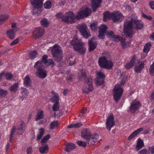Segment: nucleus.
I'll list each match as a JSON object with an SVG mask.
<instances>
[{
    "label": "nucleus",
    "mask_w": 154,
    "mask_h": 154,
    "mask_svg": "<svg viewBox=\"0 0 154 154\" xmlns=\"http://www.w3.org/2000/svg\"><path fill=\"white\" fill-rule=\"evenodd\" d=\"M16 31V29H10L8 30L7 32L8 36L11 39H13L15 37V33Z\"/></svg>",
    "instance_id": "obj_22"
},
{
    "label": "nucleus",
    "mask_w": 154,
    "mask_h": 154,
    "mask_svg": "<svg viewBox=\"0 0 154 154\" xmlns=\"http://www.w3.org/2000/svg\"><path fill=\"white\" fill-rule=\"evenodd\" d=\"M135 59V56L134 55L132 58L130 62L127 64L126 67H131L133 66Z\"/></svg>",
    "instance_id": "obj_28"
},
{
    "label": "nucleus",
    "mask_w": 154,
    "mask_h": 154,
    "mask_svg": "<svg viewBox=\"0 0 154 154\" xmlns=\"http://www.w3.org/2000/svg\"><path fill=\"white\" fill-rule=\"evenodd\" d=\"M48 66H50L51 67H53L54 66V63L53 60L51 59H48V60L46 64Z\"/></svg>",
    "instance_id": "obj_40"
},
{
    "label": "nucleus",
    "mask_w": 154,
    "mask_h": 154,
    "mask_svg": "<svg viewBox=\"0 0 154 154\" xmlns=\"http://www.w3.org/2000/svg\"><path fill=\"white\" fill-rule=\"evenodd\" d=\"M123 93V89L120 85H116L113 89V97L115 101L117 102L120 99Z\"/></svg>",
    "instance_id": "obj_9"
},
{
    "label": "nucleus",
    "mask_w": 154,
    "mask_h": 154,
    "mask_svg": "<svg viewBox=\"0 0 154 154\" xmlns=\"http://www.w3.org/2000/svg\"><path fill=\"white\" fill-rule=\"evenodd\" d=\"M50 136L49 134L45 136L43 138L42 140L41 143H45L50 138Z\"/></svg>",
    "instance_id": "obj_43"
},
{
    "label": "nucleus",
    "mask_w": 154,
    "mask_h": 154,
    "mask_svg": "<svg viewBox=\"0 0 154 154\" xmlns=\"http://www.w3.org/2000/svg\"><path fill=\"white\" fill-rule=\"evenodd\" d=\"M115 124L113 114L111 113L106 119L105 123L106 128L108 131H110L111 128L114 126Z\"/></svg>",
    "instance_id": "obj_14"
},
{
    "label": "nucleus",
    "mask_w": 154,
    "mask_h": 154,
    "mask_svg": "<svg viewBox=\"0 0 154 154\" xmlns=\"http://www.w3.org/2000/svg\"><path fill=\"white\" fill-rule=\"evenodd\" d=\"M48 56L46 55H44L42 58V60L41 61H42V62L45 64L47 63V61L48 60Z\"/></svg>",
    "instance_id": "obj_49"
},
{
    "label": "nucleus",
    "mask_w": 154,
    "mask_h": 154,
    "mask_svg": "<svg viewBox=\"0 0 154 154\" xmlns=\"http://www.w3.org/2000/svg\"><path fill=\"white\" fill-rule=\"evenodd\" d=\"M91 10L87 7L82 8L81 10L76 14V17L78 19H80L85 17H87L91 14Z\"/></svg>",
    "instance_id": "obj_12"
},
{
    "label": "nucleus",
    "mask_w": 154,
    "mask_h": 154,
    "mask_svg": "<svg viewBox=\"0 0 154 154\" xmlns=\"http://www.w3.org/2000/svg\"><path fill=\"white\" fill-rule=\"evenodd\" d=\"M150 7L152 9H154V2H151L149 3Z\"/></svg>",
    "instance_id": "obj_62"
},
{
    "label": "nucleus",
    "mask_w": 154,
    "mask_h": 154,
    "mask_svg": "<svg viewBox=\"0 0 154 154\" xmlns=\"http://www.w3.org/2000/svg\"><path fill=\"white\" fill-rule=\"evenodd\" d=\"M113 13H111L107 12L104 13L103 20L104 21H106L108 19H111L112 20Z\"/></svg>",
    "instance_id": "obj_24"
},
{
    "label": "nucleus",
    "mask_w": 154,
    "mask_h": 154,
    "mask_svg": "<svg viewBox=\"0 0 154 154\" xmlns=\"http://www.w3.org/2000/svg\"><path fill=\"white\" fill-rule=\"evenodd\" d=\"M97 25L95 23H93L91 24L90 27L92 31H95L97 29Z\"/></svg>",
    "instance_id": "obj_48"
},
{
    "label": "nucleus",
    "mask_w": 154,
    "mask_h": 154,
    "mask_svg": "<svg viewBox=\"0 0 154 154\" xmlns=\"http://www.w3.org/2000/svg\"><path fill=\"white\" fill-rule=\"evenodd\" d=\"M149 72L151 75H154V68H149Z\"/></svg>",
    "instance_id": "obj_57"
},
{
    "label": "nucleus",
    "mask_w": 154,
    "mask_h": 154,
    "mask_svg": "<svg viewBox=\"0 0 154 154\" xmlns=\"http://www.w3.org/2000/svg\"><path fill=\"white\" fill-rule=\"evenodd\" d=\"M53 96L51 99L53 102H58L59 101V97L57 94L53 92Z\"/></svg>",
    "instance_id": "obj_32"
},
{
    "label": "nucleus",
    "mask_w": 154,
    "mask_h": 154,
    "mask_svg": "<svg viewBox=\"0 0 154 154\" xmlns=\"http://www.w3.org/2000/svg\"><path fill=\"white\" fill-rule=\"evenodd\" d=\"M75 147V145L72 143H69L66 144L65 147V150L67 152H69Z\"/></svg>",
    "instance_id": "obj_25"
},
{
    "label": "nucleus",
    "mask_w": 154,
    "mask_h": 154,
    "mask_svg": "<svg viewBox=\"0 0 154 154\" xmlns=\"http://www.w3.org/2000/svg\"><path fill=\"white\" fill-rule=\"evenodd\" d=\"M73 76L72 75H69L67 78V80L68 82H71L72 81Z\"/></svg>",
    "instance_id": "obj_59"
},
{
    "label": "nucleus",
    "mask_w": 154,
    "mask_h": 154,
    "mask_svg": "<svg viewBox=\"0 0 154 154\" xmlns=\"http://www.w3.org/2000/svg\"><path fill=\"white\" fill-rule=\"evenodd\" d=\"M37 52L36 51H32L29 53V58L31 59H33L36 57Z\"/></svg>",
    "instance_id": "obj_34"
},
{
    "label": "nucleus",
    "mask_w": 154,
    "mask_h": 154,
    "mask_svg": "<svg viewBox=\"0 0 154 154\" xmlns=\"http://www.w3.org/2000/svg\"><path fill=\"white\" fill-rule=\"evenodd\" d=\"M18 84L15 83L11 85L9 88L10 90L12 92H16L18 87Z\"/></svg>",
    "instance_id": "obj_33"
},
{
    "label": "nucleus",
    "mask_w": 154,
    "mask_h": 154,
    "mask_svg": "<svg viewBox=\"0 0 154 154\" xmlns=\"http://www.w3.org/2000/svg\"><path fill=\"white\" fill-rule=\"evenodd\" d=\"M31 84V81L29 76L26 75L24 79V84L26 86H30Z\"/></svg>",
    "instance_id": "obj_27"
},
{
    "label": "nucleus",
    "mask_w": 154,
    "mask_h": 154,
    "mask_svg": "<svg viewBox=\"0 0 154 154\" xmlns=\"http://www.w3.org/2000/svg\"><path fill=\"white\" fill-rule=\"evenodd\" d=\"M41 24L42 26L44 27H47L48 26L49 22L47 19L46 18H44L40 21Z\"/></svg>",
    "instance_id": "obj_31"
},
{
    "label": "nucleus",
    "mask_w": 154,
    "mask_h": 154,
    "mask_svg": "<svg viewBox=\"0 0 154 154\" xmlns=\"http://www.w3.org/2000/svg\"><path fill=\"white\" fill-rule=\"evenodd\" d=\"M142 68H134V70L136 72L140 73L142 71Z\"/></svg>",
    "instance_id": "obj_61"
},
{
    "label": "nucleus",
    "mask_w": 154,
    "mask_h": 154,
    "mask_svg": "<svg viewBox=\"0 0 154 154\" xmlns=\"http://www.w3.org/2000/svg\"><path fill=\"white\" fill-rule=\"evenodd\" d=\"M86 112L87 109L86 108L83 109L81 112V114H80L79 116H80L81 117Z\"/></svg>",
    "instance_id": "obj_56"
},
{
    "label": "nucleus",
    "mask_w": 154,
    "mask_h": 154,
    "mask_svg": "<svg viewBox=\"0 0 154 154\" xmlns=\"http://www.w3.org/2000/svg\"><path fill=\"white\" fill-rule=\"evenodd\" d=\"M151 131V130L150 129H148L146 130L143 133L144 134H149Z\"/></svg>",
    "instance_id": "obj_63"
},
{
    "label": "nucleus",
    "mask_w": 154,
    "mask_h": 154,
    "mask_svg": "<svg viewBox=\"0 0 154 154\" xmlns=\"http://www.w3.org/2000/svg\"><path fill=\"white\" fill-rule=\"evenodd\" d=\"M77 28L84 38H87L91 36L89 31L85 24H80L78 25Z\"/></svg>",
    "instance_id": "obj_7"
},
{
    "label": "nucleus",
    "mask_w": 154,
    "mask_h": 154,
    "mask_svg": "<svg viewBox=\"0 0 154 154\" xmlns=\"http://www.w3.org/2000/svg\"><path fill=\"white\" fill-rule=\"evenodd\" d=\"M121 44L122 45V47L124 48H125L128 46V45L127 44H126L125 41L124 40L122 41Z\"/></svg>",
    "instance_id": "obj_53"
},
{
    "label": "nucleus",
    "mask_w": 154,
    "mask_h": 154,
    "mask_svg": "<svg viewBox=\"0 0 154 154\" xmlns=\"http://www.w3.org/2000/svg\"><path fill=\"white\" fill-rule=\"evenodd\" d=\"M5 77L7 79L11 80L13 78V75L11 73H8L6 74Z\"/></svg>",
    "instance_id": "obj_46"
},
{
    "label": "nucleus",
    "mask_w": 154,
    "mask_h": 154,
    "mask_svg": "<svg viewBox=\"0 0 154 154\" xmlns=\"http://www.w3.org/2000/svg\"><path fill=\"white\" fill-rule=\"evenodd\" d=\"M124 18L123 15L119 12H113L112 20L115 23H119L122 21Z\"/></svg>",
    "instance_id": "obj_17"
},
{
    "label": "nucleus",
    "mask_w": 154,
    "mask_h": 154,
    "mask_svg": "<svg viewBox=\"0 0 154 154\" xmlns=\"http://www.w3.org/2000/svg\"><path fill=\"white\" fill-rule=\"evenodd\" d=\"M71 43L75 50L81 54H83L85 53V48L84 46L83 43L81 42L72 41Z\"/></svg>",
    "instance_id": "obj_6"
},
{
    "label": "nucleus",
    "mask_w": 154,
    "mask_h": 154,
    "mask_svg": "<svg viewBox=\"0 0 154 154\" xmlns=\"http://www.w3.org/2000/svg\"><path fill=\"white\" fill-rule=\"evenodd\" d=\"M97 78L96 79V84L97 86H100L104 83L105 78V75L100 71L97 72Z\"/></svg>",
    "instance_id": "obj_16"
},
{
    "label": "nucleus",
    "mask_w": 154,
    "mask_h": 154,
    "mask_svg": "<svg viewBox=\"0 0 154 154\" xmlns=\"http://www.w3.org/2000/svg\"><path fill=\"white\" fill-rule=\"evenodd\" d=\"M32 150V147L31 146L29 147L27 149V152L28 154H30Z\"/></svg>",
    "instance_id": "obj_60"
},
{
    "label": "nucleus",
    "mask_w": 154,
    "mask_h": 154,
    "mask_svg": "<svg viewBox=\"0 0 154 154\" xmlns=\"http://www.w3.org/2000/svg\"><path fill=\"white\" fill-rule=\"evenodd\" d=\"M148 149V154H154V146H149Z\"/></svg>",
    "instance_id": "obj_44"
},
{
    "label": "nucleus",
    "mask_w": 154,
    "mask_h": 154,
    "mask_svg": "<svg viewBox=\"0 0 154 154\" xmlns=\"http://www.w3.org/2000/svg\"><path fill=\"white\" fill-rule=\"evenodd\" d=\"M107 29V27L106 25H102L99 28V34L98 36V37L103 39L104 38V35L106 34L108 38H112L116 42L122 39V37L119 36H116L114 35L113 32L112 31H108L106 32Z\"/></svg>",
    "instance_id": "obj_3"
},
{
    "label": "nucleus",
    "mask_w": 154,
    "mask_h": 154,
    "mask_svg": "<svg viewBox=\"0 0 154 154\" xmlns=\"http://www.w3.org/2000/svg\"><path fill=\"white\" fill-rule=\"evenodd\" d=\"M24 125V123L22 121L17 128H16L14 126L13 127L11 131V134L10 136V142L12 141V139L13 137V135L16 130H18V134H23L25 130Z\"/></svg>",
    "instance_id": "obj_10"
},
{
    "label": "nucleus",
    "mask_w": 154,
    "mask_h": 154,
    "mask_svg": "<svg viewBox=\"0 0 154 154\" xmlns=\"http://www.w3.org/2000/svg\"><path fill=\"white\" fill-rule=\"evenodd\" d=\"M144 146V144L143 140L140 138L138 139L137 141V145L135 149L137 150H138Z\"/></svg>",
    "instance_id": "obj_23"
},
{
    "label": "nucleus",
    "mask_w": 154,
    "mask_h": 154,
    "mask_svg": "<svg viewBox=\"0 0 154 154\" xmlns=\"http://www.w3.org/2000/svg\"><path fill=\"white\" fill-rule=\"evenodd\" d=\"M143 130V128H140L137 130H135V132L136 133V134L137 135L140 132L142 131Z\"/></svg>",
    "instance_id": "obj_58"
},
{
    "label": "nucleus",
    "mask_w": 154,
    "mask_h": 154,
    "mask_svg": "<svg viewBox=\"0 0 154 154\" xmlns=\"http://www.w3.org/2000/svg\"><path fill=\"white\" fill-rule=\"evenodd\" d=\"M58 125V122L57 121H54L50 124V129H53L57 127Z\"/></svg>",
    "instance_id": "obj_37"
},
{
    "label": "nucleus",
    "mask_w": 154,
    "mask_h": 154,
    "mask_svg": "<svg viewBox=\"0 0 154 154\" xmlns=\"http://www.w3.org/2000/svg\"><path fill=\"white\" fill-rule=\"evenodd\" d=\"M59 105L58 102H55L54 104L53 109L54 111H57L59 109Z\"/></svg>",
    "instance_id": "obj_45"
},
{
    "label": "nucleus",
    "mask_w": 154,
    "mask_h": 154,
    "mask_svg": "<svg viewBox=\"0 0 154 154\" xmlns=\"http://www.w3.org/2000/svg\"><path fill=\"white\" fill-rule=\"evenodd\" d=\"M44 64L42 61H38L35 63L34 67H42Z\"/></svg>",
    "instance_id": "obj_38"
},
{
    "label": "nucleus",
    "mask_w": 154,
    "mask_h": 154,
    "mask_svg": "<svg viewBox=\"0 0 154 154\" xmlns=\"http://www.w3.org/2000/svg\"><path fill=\"white\" fill-rule=\"evenodd\" d=\"M44 132V130L43 128H40L39 129L38 132L37 136V140L38 141H39L42 136L43 135Z\"/></svg>",
    "instance_id": "obj_29"
},
{
    "label": "nucleus",
    "mask_w": 154,
    "mask_h": 154,
    "mask_svg": "<svg viewBox=\"0 0 154 154\" xmlns=\"http://www.w3.org/2000/svg\"><path fill=\"white\" fill-rule=\"evenodd\" d=\"M8 92L6 90H3L0 89V97H4L7 94Z\"/></svg>",
    "instance_id": "obj_41"
},
{
    "label": "nucleus",
    "mask_w": 154,
    "mask_h": 154,
    "mask_svg": "<svg viewBox=\"0 0 154 154\" xmlns=\"http://www.w3.org/2000/svg\"><path fill=\"white\" fill-rule=\"evenodd\" d=\"M47 72L42 68H38L35 74L37 77L45 79L47 76Z\"/></svg>",
    "instance_id": "obj_19"
},
{
    "label": "nucleus",
    "mask_w": 154,
    "mask_h": 154,
    "mask_svg": "<svg viewBox=\"0 0 154 154\" xmlns=\"http://www.w3.org/2000/svg\"><path fill=\"white\" fill-rule=\"evenodd\" d=\"M62 53L61 48L59 45H55L53 46L51 50L52 54L57 61H59L62 59Z\"/></svg>",
    "instance_id": "obj_4"
},
{
    "label": "nucleus",
    "mask_w": 154,
    "mask_h": 154,
    "mask_svg": "<svg viewBox=\"0 0 154 154\" xmlns=\"http://www.w3.org/2000/svg\"><path fill=\"white\" fill-rule=\"evenodd\" d=\"M82 125V124L81 123H77L75 124H73L70 125L68 126V128H79Z\"/></svg>",
    "instance_id": "obj_35"
},
{
    "label": "nucleus",
    "mask_w": 154,
    "mask_h": 154,
    "mask_svg": "<svg viewBox=\"0 0 154 154\" xmlns=\"http://www.w3.org/2000/svg\"><path fill=\"white\" fill-rule=\"evenodd\" d=\"M148 151L146 148L141 150L138 152V154H148Z\"/></svg>",
    "instance_id": "obj_47"
},
{
    "label": "nucleus",
    "mask_w": 154,
    "mask_h": 154,
    "mask_svg": "<svg viewBox=\"0 0 154 154\" xmlns=\"http://www.w3.org/2000/svg\"><path fill=\"white\" fill-rule=\"evenodd\" d=\"M43 116V111L42 110H39L37 113V114L35 119V120L36 121L42 119Z\"/></svg>",
    "instance_id": "obj_30"
},
{
    "label": "nucleus",
    "mask_w": 154,
    "mask_h": 154,
    "mask_svg": "<svg viewBox=\"0 0 154 154\" xmlns=\"http://www.w3.org/2000/svg\"><path fill=\"white\" fill-rule=\"evenodd\" d=\"M92 85V79L91 78H88L85 82L82 90L83 91L86 93H88L93 90Z\"/></svg>",
    "instance_id": "obj_11"
},
{
    "label": "nucleus",
    "mask_w": 154,
    "mask_h": 154,
    "mask_svg": "<svg viewBox=\"0 0 154 154\" xmlns=\"http://www.w3.org/2000/svg\"><path fill=\"white\" fill-rule=\"evenodd\" d=\"M21 92L22 94H24L25 95H27L28 94V90L24 88H21Z\"/></svg>",
    "instance_id": "obj_50"
},
{
    "label": "nucleus",
    "mask_w": 154,
    "mask_h": 154,
    "mask_svg": "<svg viewBox=\"0 0 154 154\" xmlns=\"http://www.w3.org/2000/svg\"><path fill=\"white\" fill-rule=\"evenodd\" d=\"M43 0H31L30 2L33 7L32 12L33 14H36L42 6Z\"/></svg>",
    "instance_id": "obj_13"
},
{
    "label": "nucleus",
    "mask_w": 154,
    "mask_h": 154,
    "mask_svg": "<svg viewBox=\"0 0 154 154\" xmlns=\"http://www.w3.org/2000/svg\"><path fill=\"white\" fill-rule=\"evenodd\" d=\"M101 2V0H92V7L94 11L99 7L100 4Z\"/></svg>",
    "instance_id": "obj_21"
},
{
    "label": "nucleus",
    "mask_w": 154,
    "mask_h": 154,
    "mask_svg": "<svg viewBox=\"0 0 154 154\" xmlns=\"http://www.w3.org/2000/svg\"><path fill=\"white\" fill-rule=\"evenodd\" d=\"M44 32V29L43 28L37 27L33 31V35L35 38H38L43 35Z\"/></svg>",
    "instance_id": "obj_18"
},
{
    "label": "nucleus",
    "mask_w": 154,
    "mask_h": 154,
    "mask_svg": "<svg viewBox=\"0 0 154 154\" xmlns=\"http://www.w3.org/2000/svg\"><path fill=\"white\" fill-rule=\"evenodd\" d=\"M137 135V134L135 132V131H134L129 136L128 138V139L129 140H131L136 136Z\"/></svg>",
    "instance_id": "obj_51"
},
{
    "label": "nucleus",
    "mask_w": 154,
    "mask_h": 154,
    "mask_svg": "<svg viewBox=\"0 0 154 154\" xmlns=\"http://www.w3.org/2000/svg\"><path fill=\"white\" fill-rule=\"evenodd\" d=\"M151 46V44L150 43H148L146 44L144 47L143 49V51L146 53H148L150 50Z\"/></svg>",
    "instance_id": "obj_36"
},
{
    "label": "nucleus",
    "mask_w": 154,
    "mask_h": 154,
    "mask_svg": "<svg viewBox=\"0 0 154 154\" xmlns=\"http://www.w3.org/2000/svg\"><path fill=\"white\" fill-rule=\"evenodd\" d=\"M150 39L151 40L154 41V32L150 35Z\"/></svg>",
    "instance_id": "obj_64"
},
{
    "label": "nucleus",
    "mask_w": 154,
    "mask_h": 154,
    "mask_svg": "<svg viewBox=\"0 0 154 154\" xmlns=\"http://www.w3.org/2000/svg\"><path fill=\"white\" fill-rule=\"evenodd\" d=\"M140 106L141 104L139 101L135 100L131 104L128 111L131 113H134L137 110Z\"/></svg>",
    "instance_id": "obj_15"
},
{
    "label": "nucleus",
    "mask_w": 154,
    "mask_h": 154,
    "mask_svg": "<svg viewBox=\"0 0 154 154\" xmlns=\"http://www.w3.org/2000/svg\"><path fill=\"white\" fill-rule=\"evenodd\" d=\"M81 137L86 140V142L79 140L77 143L79 146L85 147L86 145V143L89 145L94 144L99 140L100 136L96 133L91 134L89 129H85L82 131Z\"/></svg>",
    "instance_id": "obj_2"
},
{
    "label": "nucleus",
    "mask_w": 154,
    "mask_h": 154,
    "mask_svg": "<svg viewBox=\"0 0 154 154\" xmlns=\"http://www.w3.org/2000/svg\"><path fill=\"white\" fill-rule=\"evenodd\" d=\"M19 41V39L17 38L13 41L10 44V45H12L17 44Z\"/></svg>",
    "instance_id": "obj_55"
},
{
    "label": "nucleus",
    "mask_w": 154,
    "mask_h": 154,
    "mask_svg": "<svg viewBox=\"0 0 154 154\" xmlns=\"http://www.w3.org/2000/svg\"><path fill=\"white\" fill-rule=\"evenodd\" d=\"M51 4L50 2L47 1L44 5V8L46 9H49L51 8Z\"/></svg>",
    "instance_id": "obj_42"
},
{
    "label": "nucleus",
    "mask_w": 154,
    "mask_h": 154,
    "mask_svg": "<svg viewBox=\"0 0 154 154\" xmlns=\"http://www.w3.org/2000/svg\"><path fill=\"white\" fill-rule=\"evenodd\" d=\"M39 150L42 153H45L47 152L48 150V146L47 144H42L41 146L39 148Z\"/></svg>",
    "instance_id": "obj_26"
},
{
    "label": "nucleus",
    "mask_w": 154,
    "mask_h": 154,
    "mask_svg": "<svg viewBox=\"0 0 154 154\" xmlns=\"http://www.w3.org/2000/svg\"><path fill=\"white\" fill-rule=\"evenodd\" d=\"M89 46V50L90 51H92L96 47L97 43L95 41V38H93L90 39L88 43Z\"/></svg>",
    "instance_id": "obj_20"
},
{
    "label": "nucleus",
    "mask_w": 154,
    "mask_h": 154,
    "mask_svg": "<svg viewBox=\"0 0 154 154\" xmlns=\"http://www.w3.org/2000/svg\"><path fill=\"white\" fill-rule=\"evenodd\" d=\"M143 24L141 20L135 18H131L130 20L126 22L124 24V33L127 36L130 38L133 36V28L136 30L141 29Z\"/></svg>",
    "instance_id": "obj_1"
},
{
    "label": "nucleus",
    "mask_w": 154,
    "mask_h": 154,
    "mask_svg": "<svg viewBox=\"0 0 154 154\" xmlns=\"http://www.w3.org/2000/svg\"><path fill=\"white\" fill-rule=\"evenodd\" d=\"M103 54V56L100 57L98 59V63L100 67H112L113 63L110 60H107L106 58Z\"/></svg>",
    "instance_id": "obj_8"
},
{
    "label": "nucleus",
    "mask_w": 154,
    "mask_h": 154,
    "mask_svg": "<svg viewBox=\"0 0 154 154\" xmlns=\"http://www.w3.org/2000/svg\"><path fill=\"white\" fill-rule=\"evenodd\" d=\"M0 17L2 19V20H3L4 22L9 17V16L7 14H5L0 16Z\"/></svg>",
    "instance_id": "obj_52"
},
{
    "label": "nucleus",
    "mask_w": 154,
    "mask_h": 154,
    "mask_svg": "<svg viewBox=\"0 0 154 154\" xmlns=\"http://www.w3.org/2000/svg\"><path fill=\"white\" fill-rule=\"evenodd\" d=\"M76 18H77L76 15L72 11H69L66 13L62 17V20L65 22L72 23H74Z\"/></svg>",
    "instance_id": "obj_5"
},
{
    "label": "nucleus",
    "mask_w": 154,
    "mask_h": 154,
    "mask_svg": "<svg viewBox=\"0 0 154 154\" xmlns=\"http://www.w3.org/2000/svg\"><path fill=\"white\" fill-rule=\"evenodd\" d=\"M142 16L144 18L147 19L149 20H152V18L150 16H147L144 14H142Z\"/></svg>",
    "instance_id": "obj_54"
},
{
    "label": "nucleus",
    "mask_w": 154,
    "mask_h": 154,
    "mask_svg": "<svg viewBox=\"0 0 154 154\" xmlns=\"http://www.w3.org/2000/svg\"><path fill=\"white\" fill-rule=\"evenodd\" d=\"M80 73H79V75L81 79L82 78L85 79L86 78V74L85 71H83L82 69L80 70Z\"/></svg>",
    "instance_id": "obj_39"
}]
</instances>
